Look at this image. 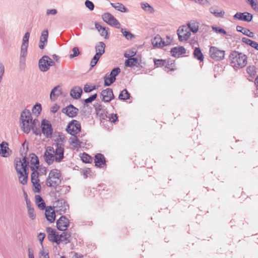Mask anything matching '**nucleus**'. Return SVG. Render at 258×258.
<instances>
[{
	"label": "nucleus",
	"instance_id": "obj_35",
	"mask_svg": "<svg viewBox=\"0 0 258 258\" xmlns=\"http://www.w3.org/2000/svg\"><path fill=\"white\" fill-rule=\"evenodd\" d=\"M28 46L21 45V52L20 56V61L21 62H24L27 55V49Z\"/></svg>",
	"mask_w": 258,
	"mask_h": 258
},
{
	"label": "nucleus",
	"instance_id": "obj_15",
	"mask_svg": "<svg viewBox=\"0 0 258 258\" xmlns=\"http://www.w3.org/2000/svg\"><path fill=\"white\" fill-rule=\"evenodd\" d=\"M61 112L70 117H74L78 114L79 109L73 105L70 104L67 107L62 108Z\"/></svg>",
	"mask_w": 258,
	"mask_h": 258
},
{
	"label": "nucleus",
	"instance_id": "obj_29",
	"mask_svg": "<svg viewBox=\"0 0 258 258\" xmlns=\"http://www.w3.org/2000/svg\"><path fill=\"white\" fill-rule=\"evenodd\" d=\"M69 141L71 145L75 148L81 147L83 143L75 135H72Z\"/></svg>",
	"mask_w": 258,
	"mask_h": 258
},
{
	"label": "nucleus",
	"instance_id": "obj_5",
	"mask_svg": "<svg viewBox=\"0 0 258 258\" xmlns=\"http://www.w3.org/2000/svg\"><path fill=\"white\" fill-rule=\"evenodd\" d=\"M39 122L38 119H32L31 120H24L20 121L21 127L22 131L26 134H28L34 125H39Z\"/></svg>",
	"mask_w": 258,
	"mask_h": 258
},
{
	"label": "nucleus",
	"instance_id": "obj_42",
	"mask_svg": "<svg viewBox=\"0 0 258 258\" xmlns=\"http://www.w3.org/2000/svg\"><path fill=\"white\" fill-rule=\"evenodd\" d=\"M246 72H247V74H249L250 77H251L252 78L254 77H255L256 75V68L253 66H250L248 67L246 69Z\"/></svg>",
	"mask_w": 258,
	"mask_h": 258
},
{
	"label": "nucleus",
	"instance_id": "obj_62",
	"mask_svg": "<svg viewBox=\"0 0 258 258\" xmlns=\"http://www.w3.org/2000/svg\"><path fill=\"white\" fill-rule=\"evenodd\" d=\"M213 30L218 33H221L223 34H226L227 33L225 30L219 27H213Z\"/></svg>",
	"mask_w": 258,
	"mask_h": 258
},
{
	"label": "nucleus",
	"instance_id": "obj_55",
	"mask_svg": "<svg viewBox=\"0 0 258 258\" xmlns=\"http://www.w3.org/2000/svg\"><path fill=\"white\" fill-rule=\"evenodd\" d=\"M166 61L163 59H154V64L156 67L164 66Z\"/></svg>",
	"mask_w": 258,
	"mask_h": 258
},
{
	"label": "nucleus",
	"instance_id": "obj_11",
	"mask_svg": "<svg viewBox=\"0 0 258 258\" xmlns=\"http://www.w3.org/2000/svg\"><path fill=\"white\" fill-rule=\"evenodd\" d=\"M54 205L56 212H59L60 215L64 214L69 207L63 199L58 200L54 202Z\"/></svg>",
	"mask_w": 258,
	"mask_h": 258
},
{
	"label": "nucleus",
	"instance_id": "obj_13",
	"mask_svg": "<svg viewBox=\"0 0 258 258\" xmlns=\"http://www.w3.org/2000/svg\"><path fill=\"white\" fill-rule=\"evenodd\" d=\"M69 220L64 216H61L56 221V227L60 231H65L69 226Z\"/></svg>",
	"mask_w": 258,
	"mask_h": 258
},
{
	"label": "nucleus",
	"instance_id": "obj_20",
	"mask_svg": "<svg viewBox=\"0 0 258 258\" xmlns=\"http://www.w3.org/2000/svg\"><path fill=\"white\" fill-rule=\"evenodd\" d=\"M48 37V32L47 30H44L42 32L40 37L39 47L42 49L47 43V39Z\"/></svg>",
	"mask_w": 258,
	"mask_h": 258
},
{
	"label": "nucleus",
	"instance_id": "obj_45",
	"mask_svg": "<svg viewBox=\"0 0 258 258\" xmlns=\"http://www.w3.org/2000/svg\"><path fill=\"white\" fill-rule=\"evenodd\" d=\"M121 32L127 40H132L135 37L130 31H127L122 28H121Z\"/></svg>",
	"mask_w": 258,
	"mask_h": 258
},
{
	"label": "nucleus",
	"instance_id": "obj_25",
	"mask_svg": "<svg viewBox=\"0 0 258 258\" xmlns=\"http://www.w3.org/2000/svg\"><path fill=\"white\" fill-rule=\"evenodd\" d=\"M82 93V89L81 87L76 86L73 88L70 91V95L74 99H77L81 97Z\"/></svg>",
	"mask_w": 258,
	"mask_h": 258
},
{
	"label": "nucleus",
	"instance_id": "obj_16",
	"mask_svg": "<svg viewBox=\"0 0 258 258\" xmlns=\"http://www.w3.org/2000/svg\"><path fill=\"white\" fill-rule=\"evenodd\" d=\"M12 152L7 142L4 141L0 144V155L2 157H8L11 155Z\"/></svg>",
	"mask_w": 258,
	"mask_h": 258
},
{
	"label": "nucleus",
	"instance_id": "obj_57",
	"mask_svg": "<svg viewBox=\"0 0 258 258\" xmlns=\"http://www.w3.org/2000/svg\"><path fill=\"white\" fill-rule=\"evenodd\" d=\"M85 6L88 8L90 11H92L94 9V4L89 0H86L85 2Z\"/></svg>",
	"mask_w": 258,
	"mask_h": 258
},
{
	"label": "nucleus",
	"instance_id": "obj_58",
	"mask_svg": "<svg viewBox=\"0 0 258 258\" xmlns=\"http://www.w3.org/2000/svg\"><path fill=\"white\" fill-rule=\"evenodd\" d=\"M70 186L69 185H62V190H61V194L65 195L67 193H68L70 190Z\"/></svg>",
	"mask_w": 258,
	"mask_h": 258
},
{
	"label": "nucleus",
	"instance_id": "obj_6",
	"mask_svg": "<svg viewBox=\"0 0 258 258\" xmlns=\"http://www.w3.org/2000/svg\"><path fill=\"white\" fill-rule=\"evenodd\" d=\"M177 33L179 41L187 40L191 35L189 27L184 25L179 27L177 30Z\"/></svg>",
	"mask_w": 258,
	"mask_h": 258
},
{
	"label": "nucleus",
	"instance_id": "obj_49",
	"mask_svg": "<svg viewBox=\"0 0 258 258\" xmlns=\"http://www.w3.org/2000/svg\"><path fill=\"white\" fill-rule=\"evenodd\" d=\"M100 57L101 56L98 55V54H95V55L94 56V57H93L90 62L91 68L94 67L97 64Z\"/></svg>",
	"mask_w": 258,
	"mask_h": 258
},
{
	"label": "nucleus",
	"instance_id": "obj_60",
	"mask_svg": "<svg viewBox=\"0 0 258 258\" xmlns=\"http://www.w3.org/2000/svg\"><path fill=\"white\" fill-rule=\"evenodd\" d=\"M28 213L29 216L31 219L34 220L35 218L36 215L34 214L33 208L28 209Z\"/></svg>",
	"mask_w": 258,
	"mask_h": 258
},
{
	"label": "nucleus",
	"instance_id": "obj_22",
	"mask_svg": "<svg viewBox=\"0 0 258 258\" xmlns=\"http://www.w3.org/2000/svg\"><path fill=\"white\" fill-rule=\"evenodd\" d=\"M94 160L95 166L98 167H102L103 165H105V159L102 154H97L95 156Z\"/></svg>",
	"mask_w": 258,
	"mask_h": 258
},
{
	"label": "nucleus",
	"instance_id": "obj_23",
	"mask_svg": "<svg viewBox=\"0 0 258 258\" xmlns=\"http://www.w3.org/2000/svg\"><path fill=\"white\" fill-rule=\"evenodd\" d=\"M152 44L154 47H163L166 45L165 42L158 35L152 40Z\"/></svg>",
	"mask_w": 258,
	"mask_h": 258
},
{
	"label": "nucleus",
	"instance_id": "obj_40",
	"mask_svg": "<svg viewBox=\"0 0 258 258\" xmlns=\"http://www.w3.org/2000/svg\"><path fill=\"white\" fill-rule=\"evenodd\" d=\"M141 8L145 11L152 14L154 12V10L151 6L147 3H142L141 4Z\"/></svg>",
	"mask_w": 258,
	"mask_h": 258
},
{
	"label": "nucleus",
	"instance_id": "obj_31",
	"mask_svg": "<svg viewBox=\"0 0 258 258\" xmlns=\"http://www.w3.org/2000/svg\"><path fill=\"white\" fill-rule=\"evenodd\" d=\"M236 30L238 32L242 33L243 34L249 37L253 38L254 37V34L253 32H251L249 29L243 28L240 26H237L236 27Z\"/></svg>",
	"mask_w": 258,
	"mask_h": 258
},
{
	"label": "nucleus",
	"instance_id": "obj_30",
	"mask_svg": "<svg viewBox=\"0 0 258 258\" xmlns=\"http://www.w3.org/2000/svg\"><path fill=\"white\" fill-rule=\"evenodd\" d=\"M105 44L103 42H99L95 46L96 54L101 56L105 52Z\"/></svg>",
	"mask_w": 258,
	"mask_h": 258
},
{
	"label": "nucleus",
	"instance_id": "obj_27",
	"mask_svg": "<svg viewBox=\"0 0 258 258\" xmlns=\"http://www.w3.org/2000/svg\"><path fill=\"white\" fill-rule=\"evenodd\" d=\"M95 28L100 32L101 36L104 37L105 39L109 38L108 31L105 27H102L97 22L95 23Z\"/></svg>",
	"mask_w": 258,
	"mask_h": 258
},
{
	"label": "nucleus",
	"instance_id": "obj_56",
	"mask_svg": "<svg viewBox=\"0 0 258 258\" xmlns=\"http://www.w3.org/2000/svg\"><path fill=\"white\" fill-rule=\"evenodd\" d=\"M97 97V94L96 93L91 95L89 98L84 100V102L86 104H88L91 103L93 101L95 100Z\"/></svg>",
	"mask_w": 258,
	"mask_h": 258
},
{
	"label": "nucleus",
	"instance_id": "obj_1",
	"mask_svg": "<svg viewBox=\"0 0 258 258\" xmlns=\"http://www.w3.org/2000/svg\"><path fill=\"white\" fill-rule=\"evenodd\" d=\"M54 142L55 150L52 147H47L44 152V159L48 165H51L54 160L60 162L64 158V146L66 142L64 136L59 134Z\"/></svg>",
	"mask_w": 258,
	"mask_h": 258
},
{
	"label": "nucleus",
	"instance_id": "obj_32",
	"mask_svg": "<svg viewBox=\"0 0 258 258\" xmlns=\"http://www.w3.org/2000/svg\"><path fill=\"white\" fill-rule=\"evenodd\" d=\"M110 5L112 7H113L115 10L122 12V13H126L128 12V10L122 4L119 3H111Z\"/></svg>",
	"mask_w": 258,
	"mask_h": 258
},
{
	"label": "nucleus",
	"instance_id": "obj_59",
	"mask_svg": "<svg viewBox=\"0 0 258 258\" xmlns=\"http://www.w3.org/2000/svg\"><path fill=\"white\" fill-rule=\"evenodd\" d=\"M249 4L250 5L251 7H252V8L253 9H254V10H256V9H257V7L258 6V3L257 2V1L255 0H247Z\"/></svg>",
	"mask_w": 258,
	"mask_h": 258
},
{
	"label": "nucleus",
	"instance_id": "obj_12",
	"mask_svg": "<svg viewBox=\"0 0 258 258\" xmlns=\"http://www.w3.org/2000/svg\"><path fill=\"white\" fill-rule=\"evenodd\" d=\"M28 163L26 157L23 158L22 161L20 160L19 161H17L16 163L15 168L18 173L27 174V167Z\"/></svg>",
	"mask_w": 258,
	"mask_h": 258
},
{
	"label": "nucleus",
	"instance_id": "obj_47",
	"mask_svg": "<svg viewBox=\"0 0 258 258\" xmlns=\"http://www.w3.org/2000/svg\"><path fill=\"white\" fill-rule=\"evenodd\" d=\"M29 37L30 33L26 32L23 37L22 45L28 46Z\"/></svg>",
	"mask_w": 258,
	"mask_h": 258
},
{
	"label": "nucleus",
	"instance_id": "obj_63",
	"mask_svg": "<svg viewBox=\"0 0 258 258\" xmlns=\"http://www.w3.org/2000/svg\"><path fill=\"white\" fill-rule=\"evenodd\" d=\"M117 116L116 114H111L109 117V120L112 122H115L117 120Z\"/></svg>",
	"mask_w": 258,
	"mask_h": 258
},
{
	"label": "nucleus",
	"instance_id": "obj_36",
	"mask_svg": "<svg viewBox=\"0 0 258 258\" xmlns=\"http://www.w3.org/2000/svg\"><path fill=\"white\" fill-rule=\"evenodd\" d=\"M30 167H37L39 168V161L37 156L34 154H31L30 155Z\"/></svg>",
	"mask_w": 258,
	"mask_h": 258
},
{
	"label": "nucleus",
	"instance_id": "obj_18",
	"mask_svg": "<svg viewBox=\"0 0 258 258\" xmlns=\"http://www.w3.org/2000/svg\"><path fill=\"white\" fill-rule=\"evenodd\" d=\"M72 239L71 233L69 232H63L59 235L57 244L63 243L66 244L71 242Z\"/></svg>",
	"mask_w": 258,
	"mask_h": 258
},
{
	"label": "nucleus",
	"instance_id": "obj_3",
	"mask_svg": "<svg viewBox=\"0 0 258 258\" xmlns=\"http://www.w3.org/2000/svg\"><path fill=\"white\" fill-rule=\"evenodd\" d=\"M62 180V177L60 171L54 168L49 171L45 180V184L49 187L56 186L61 184Z\"/></svg>",
	"mask_w": 258,
	"mask_h": 258
},
{
	"label": "nucleus",
	"instance_id": "obj_52",
	"mask_svg": "<svg viewBox=\"0 0 258 258\" xmlns=\"http://www.w3.org/2000/svg\"><path fill=\"white\" fill-rule=\"evenodd\" d=\"M120 72V69L119 68H115L111 71L109 76L116 78V76L118 75Z\"/></svg>",
	"mask_w": 258,
	"mask_h": 258
},
{
	"label": "nucleus",
	"instance_id": "obj_10",
	"mask_svg": "<svg viewBox=\"0 0 258 258\" xmlns=\"http://www.w3.org/2000/svg\"><path fill=\"white\" fill-rule=\"evenodd\" d=\"M211 57L216 60H220L224 59L225 51L219 49L215 46H211L209 50Z\"/></svg>",
	"mask_w": 258,
	"mask_h": 258
},
{
	"label": "nucleus",
	"instance_id": "obj_43",
	"mask_svg": "<svg viewBox=\"0 0 258 258\" xmlns=\"http://www.w3.org/2000/svg\"><path fill=\"white\" fill-rule=\"evenodd\" d=\"M28 172H27V174L25 173L18 174H19V180L20 182L24 185L27 183V179H28Z\"/></svg>",
	"mask_w": 258,
	"mask_h": 258
},
{
	"label": "nucleus",
	"instance_id": "obj_4",
	"mask_svg": "<svg viewBox=\"0 0 258 258\" xmlns=\"http://www.w3.org/2000/svg\"><path fill=\"white\" fill-rule=\"evenodd\" d=\"M55 65V62L48 56L44 55L39 60L38 67L39 70L43 72L47 71L50 67Z\"/></svg>",
	"mask_w": 258,
	"mask_h": 258
},
{
	"label": "nucleus",
	"instance_id": "obj_21",
	"mask_svg": "<svg viewBox=\"0 0 258 258\" xmlns=\"http://www.w3.org/2000/svg\"><path fill=\"white\" fill-rule=\"evenodd\" d=\"M45 217L50 223H52L55 219V213L51 207H47L45 212Z\"/></svg>",
	"mask_w": 258,
	"mask_h": 258
},
{
	"label": "nucleus",
	"instance_id": "obj_26",
	"mask_svg": "<svg viewBox=\"0 0 258 258\" xmlns=\"http://www.w3.org/2000/svg\"><path fill=\"white\" fill-rule=\"evenodd\" d=\"M61 88L60 86H57L53 88L51 90L50 94V98L52 100H56L57 97L61 94Z\"/></svg>",
	"mask_w": 258,
	"mask_h": 258
},
{
	"label": "nucleus",
	"instance_id": "obj_44",
	"mask_svg": "<svg viewBox=\"0 0 258 258\" xmlns=\"http://www.w3.org/2000/svg\"><path fill=\"white\" fill-rule=\"evenodd\" d=\"M42 110L41 105L40 103L36 104L32 108V112L34 114L38 115Z\"/></svg>",
	"mask_w": 258,
	"mask_h": 258
},
{
	"label": "nucleus",
	"instance_id": "obj_41",
	"mask_svg": "<svg viewBox=\"0 0 258 258\" xmlns=\"http://www.w3.org/2000/svg\"><path fill=\"white\" fill-rule=\"evenodd\" d=\"M130 94L128 92L126 89H123L119 94L118 96V98L120 100H127L130 99Z\"/></svg>",
	"mask_w": 258,
	"mask_h": 258
},
{
	"label": "nucleus",
	"instance_id": "obj_38",
	"mask_svg": "<svg viewBox=\"0 0 258 258\" xmlns=\"http://www.w3.org/2000/svg\"><path fill=\"white\" fill-rule=\"evenodd\" d=\"M194 57L199 60H204V55L199 47H196L194 51Z\"/></svg>",
	"mask_w": 258,
	"mask_h": 258
},
{
	"label": "nucleus",
	"instance_id": "obj_64",
	"mask_svg": "<svg viewBox=\"0 0 258 258\" xmlns=\"http://www.w3.org/2000/svg\"><path fill=\"white\" fill-rule=\"evenodd\" d=\"M37 125H34L31 130L33 131V133L36 135H40V130L37 127Z\"/></svg>",
	"mask_w": 258,
	"mask_h": 258
},
{
	"label": "nucleus",
	"instance_id": "obj_28",
	"mask_svg": "<svg viewBox=\"0 0 258 258\" xmlns=\"http://www.w3.org/2000/svg\"><path fill=\"white\" fill-rule=\"evenodd\" d=\"M31 170L32 171L31 175L32 183L39 182V173L37 171L38 168L37 167H31Z\"/></svg>",
	"mask_w": 258,
	"mask_h": 258
},
{
	"label": "nucleus",
	"instance_id": "obj_24",
	"mask_svg": "<svg viewBox=\"0 0 258 258\" xmlns=\"http://www.w3.org/2000/svg\"><path fill=\"white\" fill-rule=\"evenodd\" d=\"M186 52L185 49L183 46L175 47L171 49V53L174 57L179 56Z\"/></svg>",
	"mask_w": 258,
	"mask_h": 258
},
{
	"label": "nucleus",
	"instance_id": "obj_39",
	"mask_svg": "<svg viewBox=\"0 0 258 258\" xmlns=\"http://www.w3.org/2000/svg\"><path fill=\"white\" fill-rule=\"evenodd\" d=\"M104 86H110L112 83H113L115 80L116 78L112 77L111 76H107V75H106L105 77H104Z\"/></svg>",
	"mask_w": 258,
	"mask_h": 258
},
{
	"label": "nucleus",
	"instance_id": "obj_51",
	"mask_svg": "<svg viewBox=\"0 0 258 258\" xmlns=\"http://www.w3.org/2000/svg\"><path fill=\"white\" fill-rule=\"evenodd\" d=\"M62 185H60V184L57 185L56 186H52V188H54L55 189V194L56 196H58V197H60L62 195L61 194V189Z\"/></svg>",
	"mask_w": 258,
	"mask_h": 258
},
{
	"label": "nucleus",
	"instance_id": "obj_7",
	"mask_svg": "<svg viewBox=\"0 0 258 258\" xmlns=\"http://www.w3.org/2000/svg\"><path fill=\"white\" fill-rule=\"evenodd\" d=\"M41 131L43 134L47 138H51L53 132V128L49 121L43 119L41 122Z\"/></svg>",
	"mask_w": 258,
	"mask_h": 258
},
{
	"label": "nucleus",
	"instance_id": "obj_17",
	"mask_svg": "<svg viewBox=\"0 0 258 258\" xmlns=\"http://www.w3.org/2000/svg\"><path fill=\"white\" fill-rule=\"evenodd\" d=\"M233 18L234 19H238L239 20L249 22L252 19V15L247 12H237L234 15Z\"/></svg>",
	"mask_w": 258,
	"mask_h": 258
},
{
	"label": "nucleus",
	"instance_id": "obj_34",
	"mask_svg": "<svg viewBox=\"0 0 258 258\" xmlns=\"http://www.w3.org/2000/svg\"><path fill=\"white\" fill-rule=\"evenodd\" d=\"M32 117L30 111L28 109H24L21 114L20 121L24 120H31Z\"/></svg>",
	"mask_w": 258,
	"mask_h": 258
},
{
	"label": "nucleus",
	"instance_id": "obj_19",
	"mask_svg": "<svg viewBox=\"0 0 258 258\" xmlns=\"http://www.w3.org/2000/svg\"><path fill=\"white\" fill-rule=\"evenodd\" d=\"M46 231L48 232V238L49 240L57 244L59 235L56 233L54 229L50 227L47 228Z\"/></svg>",
	"mask_w": 258,
	"mask_h": 258
},
{
	"label": "nucleus",
	"instance_id": "obj_9",
	"mask_svg": "<svg viewBox=\"0 0 258 258\" xmlns=\"http://www.w3.org/2000/svg\"><path fill=\"white\" fill-rule=\"evenodd\" d=\"M103 21L110 26L116 28H120V24L116 18L111 14L106 13L102 15Z\"/></svg>",
	"mask_w": 258,
	"mask_h": 258
},
{
	"label": "nucleus",
	"instance_id": "obj_37",
	"mask_svg": "<svg viewBox=\"0 0 258 258\" xmlns=\"http://www.w3.org/2000/svg\"><path fill=\"white\" fill-rule=\"evenodd\" d=\"M138 63V59L136 57H131L126 59L124 62L126 67H132L137 65Z\"/></svg>",
	"mask_w": 258,
	"mask_h": 258
},
{
	"label": "nucleus",
	"instance_id": "obj_50",
	"mask_svg": "<svg viewBox=\"0 0 258 258\" xmlns=\"http://www.w3.org/2000/svg\"><path fill=\"white\" fill-rule=\"evenodd\" d=\"M32 184L33 191L35 193H39L41 188V186L39 182H35Z\"/></svg>",
	"mask_w": 258,
	"mask_h": 258
},
{
	"label": "nucleus",
	"instance_id": "obj_14",
	"mask_svg": "<svg viewBox=\"0 0 258 258\" xmlns=\"http://www.w3.org/2000/svg\"><path fill=\"white\" fill-rule=\"evenodd\" d=\"M101 100L105 102H109L114 98L113 91L111 88H107L101 92Z\"/></svg>",
	"mask_w": 258,
	"mask_h": 258
},
{
	"label": "nucleus",
	"instance_id": "obj_8",
	"mask_svg": "<svg viewBox=\"0 0 258 258\" xmlns=\"http://www.w3.org/2000/svg\"><path fill=\"white\" fill-rule=\"evenodd\" d=\"M81 124L79 121L73 120L68 124L66 131L69 134L75 135L81 131Z\"/></svg>",
	"mask_w": 258,
	"mask_h": 258
},
{
	"label": "nucleus",
	"instance_id": "obj_33",
	"mask_svg": "<svg viewBox=\"0 0 258 258\" xmlns=\"http://www.w3.org/2000/svg\"><path fill=\"white\" fill-rule=\"evenodd\" d=\"M210 13L216 17H223L225 12L222 10L219 11L217 7H211L209 9Z\"/></svg>",
	"mask_w": 258,
	"mask_h": 258
},
{
	"label": "nucleus",
	"instance_id": "obj_53",
	"mask_svg": "<svg viewBox=\"0 0 258 258\" xmlns=\"http://www.w3.org/2000/svg\"><path fill=\"white\" fill-rule=\"evenodd\" d=\"M187 27H189V29L190 30V32L191 31L194 33H195L198 31V27L195 24H188Z\"/></svg>",
	"mask_w": 258,
	"mask_h": 258
},
{
	"label": "nucleus",
	"instance_id": "obj_2",
	"mask_svg": "<svg viewBox=\"0 0 258 258\" xmlns=\"http://www.w3.org/2000/svg\"><path fill=\"white\" fill-rule=\"evenodd\" d=\"M247 56L236 51H232L229 55L231 66L235 69L242 68L247 64Z\"/></svg>",
	"mask_w": 258,
	"mask_h": 258
},
{
	"label": "nucleus",
	"instance_id": "obj_46",
	"mask_svg": "<svg viewBox=\"0 0 258 258\" xmlns=\"http://www.w3.org/2000/svg\"><path fill=\"white\" fill-rule=\"evenodd\" d=\"M81 160L84 163H88L92 161L91 156L85 153H83L81 156Z\"/></svg>",
	"mask_w": 258,
	"mask_h": 258
},
{
	"label": "nucleus",
	"instance_id": "obj_54",
	"mask_svg": "<svg viewBox=\"0 0 258 258\" xmlns=\"http://www.w3.org/2000/svg\"><path fill=\"white\" fill-rule=\"evenodd\" d=\"M73 54H70V58H72L78 56L80 54L79 49L77 47H75L72 49Z\"/></svg>",
	"mask_w": 258,
	"mask_h": 258
},
{
	"label": "nucleus",
	"instance_id": "obj_61",
	"mask_svg": "<svg viewBox=\"0 0 258 258\" xmlns=\"http://www.w3.org/2000/svg\"><path fill=\"white\" fill-rule=\"evenodd\" d=\"M39 254L40 258H49L48 252L44 251V249L40 250Z\"/></svg>",
	"mask_w": 258,
	"mask_h": 258
},
{
	"label": "nucleus",
	"instance_id": "obj_48",
	"mask_svg": "<svg viewBox=\"0 0 258 258\" xmlns=\"http://www.w3.org/2000/svg\"><path fill=\"white\" fill-rule=\"evenodd\" d=\"M100 57L101 56L98 55V54H95V55L94 56V57H93L90 62L91 68L94 67L97 64Z\"/></svg>",
	"mask_w": 258,
	"mask_h": 258
}]
</instances>
